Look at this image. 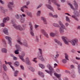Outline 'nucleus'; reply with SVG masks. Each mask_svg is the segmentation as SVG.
Wrapping results in <instances>:
<instances>
[{"label": "nucleus", "instance_id": "14", "mask_svg": "<svg viewBox=\"0 0 80 80\" xmlns=\"http://www.w3.org/2000/svg\"><path fill=\"white\" fill-rule=\"evenodd\" d=\"M37 57L38 59L41 60L42 62H44L45 60L44 58L43 57V55H38Z\"/></svg>", "mask_w": 80, "mask_h": 80}, {"label": "nucleus", "instance_id": "53", "mask_svg": "<svg viewBox=\"0 0 80 80\" xmlns=\"http://www.w3.org/2000/svg\"><path fill=\"white\" fill-rule=\"evenodd\" d=\"M13 60L15 61L17 60H18V58H17V57H15V56H14L13 58Z\"/></svg>", "mask_w": 80, "mask_h": 80}, {"label": "nucleus", "instance_id": "61", "mask_svg": "<svg viewBox=\"0 0 80 80\" xmlns=\"http://www.w3.org/2000/svg\"><path fill=\"white\" fill-rule=\"evenodd\" d=\"M1 27H4L5 26V24L3 22H2L1 24Z\"/></svg>", "mask_w": 80, "mask_h": 80}, {"label": "nucleus", "instance_id": "47", "mask_svg": "<svg viewBox=\"0 0 80 80\" xmlns=\"http://www.w3.org/2000/svg\"><path fill=\"white\" fill-rule=\"evenodd\" d=\"M8 43L9 44L10 47H12V40L9 41H8Z\"/></svg>", "mask_w": 80, "mask_h": 80}, {"label": "nucleus", "instance_id": "58", "mask_svg": "<svg viewBox=\"0 0 80 80\" xmlns=\"http://www.w3.org/2000/svg\"><path fill=\"white\" fill-rule=\"evenodd\" d=\"M65 72H66V73H68L69 74H70V71H69L66 70L65 71Z\"/></svg>", "mask_w": 80, "mask_h": 80}, {"label": "nucleus", "instance_id": "33", "mask_svg": "<svg viewBox=\"0 0 80 80\" xmlns=\"http://www.w3.org/2000/svg\"><path fill=\"white\" fill-rule=\"evenodd\" d=\"M66 18V22H70V18H68V17L67 16H66L65 17Z\"/></svg>", "mask_w": 80, "mask_h": 80}, {"label": "nucleus", "instance_id": "52", "mask_svg": "<svg viewBox=\"0 0 80 80\" xmlns=\"http://www.w3.org/2000/svg\"><path fill=\"white\" fill-rule=\"evenodd\" d=\"M49 15L50 16V17H53V13L52 12H50L49 13Z\"/></svg>", "mask_w": 80, "mask_h": 80}, {"label": "nucleus", "instance_id": "38", "mask_svg": "<svg viewBox=\"0 0 80 80\" xmlns=\"http://www.w3.org/2000/svg\"><path fill=\"white\" fill-rule=\"evenodd\" d=\"M65 58L67 60H69L68 59V55L67 54V53H65Z\"/></svg>", "mask_w": 80, "mask_h": 80}, {"label": "nucleus", "instance_id": "28", "mask_svg": "<svg viewBox=\"0 0 80 80\" xmlns=\"http://www.w3.org/2000/svg\"><path fill=\"white\" fill-rule=\"evenodd\" d=\"M14 64L16 67H18L20 65V62L18 61H16L14 62Z\"/></svg>", "mask_w": 80, "mask_h": 80}, {"label": "nucleus", "instance_id": "9", "mask_svg": "<svg viewBox=\"0 0 80 80\" xmlns=\"http://www.w3.org/2000/svg\"><path fill=\"white\" fill-rule=\"evenodd\" d=\"M61 38L65 44H66V45H69V44L68 43V40H68V38L67 37L62 36V37Z\"/></svg>", "mask_w": 80, "mask_h": 80}, {"label": "nucleus", "instance_id": "16", "mask_svg": "<svg viewBox=\"0 0 80 80\" xmlns=\"http://www.w3.org/2000/svg\"><path fill=\"white\" fill-rule=\"evenodd\" d=\"M46 6L48 8V9H49L52 11H53V12H54V9H53V8H52V6L47 4H46Z\"/></svg>", "mask_w": 80, "mask_h": 80}, {"label": "nucleus", "instance_id": "3", "mask_svg": "<svg viewBox=\"0 0 80 80\" xmlns=\"http://www.w3.org/2000/svg\"><path fill=\"white\" fill-rule=\"evenodd\" d=\"M46 67L47 68L49 69V71L48 70H45V72H46L47 73H49V74H50L51 76H52V73H53V72L54 70V68H53L52 67V66L49 64H48Z\"/></svg>", "mask_w": 80, "mask_h": 80}, {"label": "nucleus", "instance_id": "43", "mask_svg": "<svg viewBox=\"0 0 80 80\" xmlns=\"http://www.w3.org/2000/svg\"><path fill=\"white\" fill-rule=\"evenodd\" d=\"M41 14V11H38L37 12V15L38 17H39L40 15Z\"/></svg>", "mask_w": 80, "mask_h": 80}, {"label": "nucleus", "instance_id": "59", "mask_svg": "<svg viewBox=\"0 0 80 80\" xmlns=\"http://www.w3.org/2000/svg\"><path fill=\"white\" fill-rule=\"evenodd\" d=\"M65 25L66 27H67L68 26V25H69V24L68 22H66L65 23Z\"/></svg>", "mask_w": 80, "mask_h": 80}, {"label": "nucleus", "instance_id": "1", "mask_svg": "<svg viewBox=\"0 0 80 80\" xmlns=\"http://www.w3.org/2000/svg\"><path fill=\"white\" fill-rule=\"evenodd\" d=\"M12 23L13 26L15 29L18 30H19L20 31H24L25 30L26 27H27L26 24H22V27L21 25H17V24L14 22H13V21H12Z\"/></svg>", "mask_w": 80, "mask_h": 80}, {"label": "nucleus", "instance_id": "5", "mask_svg": "<svg viewBox=\"0 0 80 80\" xmlns=\"http://www.w3.org/2000/svg\"><path fill=\"white\" fill-rule=\"evenodd\" d=\"M29 25L30 27V34L32 37H34L35 36V34L33 33V25H32V22H30Z\"/></svg>", "mask_w": 80, "mask_h": 80}, {"label": "nucleus", "instance_id": "20", "mask_svg": "<svg viewBox=\"0 0 80 80\" xmlns=\"http://www.w3.org/2000/svg\"><path fill=\"white\" fill-rule=\"evenodd\" d=\"M38 50L39 52H38V55H42V54H43L42 49L41 48H38Z\"/></svg>", "mask_w": 80, "mask_h": 80}, {"label": "nucleus", "instance_id": "12", "mask_svg": "<svg viewBox=\"0 0 80 80\" xmlns=\"http://www.w3.org/2000/svg\"><path fill=\"white\" fill-rule=\"evenodd\" d=\"M13 5V2H10L8 3V7L9 10H12V6Z\"/></svg>", "mask_w": 80, "mask_h": 80}, {"label": "nucleus", "instance_id": "63", "mask_svg": "<svg viewBox=\"0 0 80 80\" xmlns=\"http://www.w3.org/2000/svg\"><path fill=\"white\" fill-rule=\"evenodd\" d=\"M21 56L22 57H24V56H25V53L23 52L21 54Z\"/></svg>", "mask_w": 80, "mask_h": 80}, {"label": "nucleus", "instance_id": "31", "mask_svg": "<svg viewBox=\"0 0 80 80\" xmlns=\"http://www.w3.org/2000/svg\"><path fill=\"white\" fill-rule=\"evenodd\" d=\"M56 35V33H55L53 32H51L50 33V36L52 37H54Z\"/></svg>", "mask_w": 80, "mask_h": 80}, {"label": "nucleus", "instance_id": "35", "mask_svg": "<svg viewBox=\"0 0 80 80\" xmlns=\"http://www.w3.org/2000/svg\"><path fill=\"white\" fill-rule=\"evenodd\" d=\"M39 66L40 67H41V68H42V69L45 68V66L43 65L42 64H39Z\"/></svg>", "mask_w": 80, "mask_h": 80}, {"label": "nucleus", "instance_id": "4", "mask_svg": "<svg viewBox=\"0 0 80 80\" xmlns=\"http://www.w3.org/2000/svg\"><path fill=\"white\" fill-rule=\"evenodd\" d=\"M17 41L18 42V43L21 45H24L26 47H28V42H27L25 41L22 43L21 41H22V38H17Z\"/></svg>", "mask_w": 80, "mask_h": 80}, {"label": "nucleus", "instance_id": "51", "mask_svg": "<svg viewBox=\"0 0 80 80\" xmlns=\"http://www.w3.org/2000/svg\"><path fill=\"white\" fill-rule=\"evenodd\" d=\"M42 5H43V4H41L37 7V9H38V8H40L42 7Z\"/></svg>", "mask_w": 80, "mask_h": 80}, {"label": "nucleus", "instance_id": "42", "mask_svg": "<svg viewBox=\"0 0 80 80\" xmlns=\"http://www.w3.org/2000/svg\"><path fill=\"white\" fill-rule=\"evenodd\" d=\"M2 61L0 60V73H1L2 72Z\"/></svg>", "mask_w": 80, "mask_h": 80}, {"label": "nucleus", "instance_id": "54", "mask_svg": "<svg viewBox=\"0 0 80 80\" xmlns=\"http://www.w3.org/2000/svg\"><path fill=\"white\" fill-rule=\"evenodd\" d=\"M0 2L2 4H5V2H4L2 0H0Z\"/></svg>", "mask_w": 80, "mask_h": 80}, {"label": "nucleus", "instance_id": "17", "mask_svg": "<svg viewBox=\"0 0 80 80\" xmlns=\"http://www.w3.org/2000/svg\"><path fill=\"white\" fill-rule=\"evenodd\" d=\"M5 64L6 65H8H8H10V67H11V68H12V69H13V70H14V67H13V66H12V62H7V61H5Z\"/></svg>", "mask_w": 80, "mask_h": 80}, {"label": "nucleus", "instance_id": "25", "mask_svg": "<svg viewBox=\"0 0 80 80\" xmlns=\"http://www.w3.org/2000/svg\"><path fill=\"white\" fill-rule=\"evenodd\" d=\"M68 5L70 6V8H71V9H72V10H75V8H74V7H73V6L72 4H71L70 3H68Z\"/></svg>", "mask_w": 80, "mask_h": 80}, {"label": "nucleus", "instance_id": "45", "mask_svg": "<svg viewBox=\"0 0 80 80\" xmlns=\"http://www.w3.org/2000/svg\"><path fill=\"white\" fill-rule=\"evenodd\" d=\"M18 71H16L14 72V76L15 77H17L18 75Z\"/></svg>", "mask_w": 80, "mask_h": 80}, {"label": "nucleus", "instance_id": "48", "mask_svg": "<svg viewBox=\"0 0 80 80\" xmlns=\"http://www.w3.org/2000/svg\"><path fill=\"white\" fill-rule=\"evenodd\" d=\"M78 71L79 75H80V64L78 65Z\"/></svg>", "mask_w": 80, "mask_h": 80}, {"label": "nucleus", "instance_id": "27", "mask_svg": "<svg viewBox=\"0 0 80 80\" xmlns=\"http://www.w3.org/2000/svg\"><path fill=\"white\" fill-rule=\"evenodd\" d=\"M54 75L55 77H56L57 78H60V77H61V75L60 74H58L56 73H54Z\"/></svg>", "mask_w": 80, "mask_h": 80}, {"label": "nucleus", "instance_id": "8", "mask_svg": "<svg viewBox=\"0 0 80 80\" xmlns=\"http://www.w3.org/2000/svg\"><path fill=\"white\" fill-rule=\"evenodd\" d=\"M20 22H21L22 23H24L25 22L24 17H26V15L24 14H20Z\"/></svg>", "mask_w": 80, "mask_h": 80}, {"label": "nucleus", "instance_id": "50", "mask_svg": "<svg viewBox=\"0 0 80 80\" xmlns=\"http://www.w3.org/2000/svg\"><path fill=\"white\" fill-rule=\"evenodd\" d=\"M20 67L21 70H25V69L24 68V67H23V66H22V65H20Z\"/></svg>", "mask_w": 80, "mask_h": 80}, {"label": "nucleus", "instance_id": "13", "mask_svg": "<svg viewBox=\"0 0 80 80\" xmlns=\"http://www.w3.org/2000/svg\"><path fill=\"white\" fill-rule=\"evenodd\" d=\"M74 5V9L77 10H78V3L77 2V1H75V0H74L73 1Z\"/></svg>", "mask_w": 80, "mask_h": 80}, {"label": "nucleus", "instance_id": "64", "mask_svg": "<svg viewBox=\"0 0 80 80\" xmlns=\"http://www.w3.org/2000/svg\"><path fill=\"white\" fill-rule=\"evenodd\" d=\"M23 75L24 78H27V74H26L25 73L23 74Z\"/></svg>", "mask_w": 80, "mask_h": 80}, {"label": "nucleus", "instance_id": "30", "mask_svg": "<svg viewBox=\"0 0 80 80\" xmlns=\"http://www.w3.org/2000/svg\"><path fill=\"white\" fill-rule=\"evenodd\" d=\"M38 74L42 77H44V74L42 72H38Z\"/></svg>", "mask_w": 80, "mask_h": 80}, {"label": "nucleus", "instance_id": "29", "mask_svg": "<svg viewBox=\"0 0 80 80\" xmlns=\"http://www.w3.org/2000/svg\"><path fill=\"white\" fill-rule=\"evenodd\" d=\"M15 18L16 19H19L20 18V16L18 14H15Z\"/></svg>", "mask_w": 80, "mask_h": 80}, {"label": "nucleus", "instance_id": "10", "mask_svg": "<svg viewBox=\"0 0 80 80\" xmlns=\"http://www.w3.org/2000/svg\"><path fill=\"white\" fill-rule=\"evenodd\" d=\"M51 2H52L53 3H54V5H57V7H60V5L57 2V1L56 0H48V3L49 4H51Z\"/></svg>", "mask_w": 80, "mask_h": 80}, {"label": "nucleus", "instance_id": "32", "mask_svg": "<svg viewBox=\"0 0 80 80\" xmlns=\"http://www.w3.org/2000/svg\"><path fill=\"white\" fill-rule=\"evenodd\" d=\"M52 25L53 26H54V27H60V25L57 23H53Z\"/></svg>", "mask_w": 80, "mask_h": 80}, {"label": "nucleus", "instance_id": "44", "mask_svg": "<svg viewBox=\"0 0 80 80\" xmlns=\"http://www.w3.org/2000/svg\"><path fill=\"white\" fill-rule=\"evenodd\" d=\"M62 62L63 63H66L67 62V59H64L62 60Z\"/></svg>", "mask_w": 80, "mask_h": 80}, {"label": "nucleus", "instance_id": "46", "mask_svg": "<svg viewBox=\"0 0 80 80\" xmlns=\"http://www.w3.org/2000/svg\"><path fill=\"white\" fill-rule=\"evenodd\" d=\"M41 32L43 33V34H44L46 32L43 29H41Z\"/></svg>", "mask_w": 80, "mask_h": 80}, {"label": "nucleus", "instance_id": "6", "mask_svg": "<svg viewBox=\"0 0 80 80\" xmlns=\"http://www.w3.org/2000/svg\"><path fill=\"white\" fill-rule=\"evenodd\" d=\"M16 47L17 49L15 51L14 53L15 54H19V51H22L20 46L18 44H16Z\"/></svg>", "mask_w": 80, "mask_h": 80}, {"label": "nucleus", "instance_id": "41", "mask_svg": "<svg viewBox=\"0 0 80 80\" xmlns=\"http://www.w3.org/2000/svg\"><path fill=\"white\" fill-rule=\"evenodd\" d=\"M74 10V15H78V11L77 10Z\"/></svg>", "mask_w": 80, "mask_h": 80}, {"label": "nucleus", "instance_id": "24", "mask_svg": "<svg viewBox=\"0 0 80 80\" xmlns=\"http://www.w3.org/2000/svg\"><path fill=\"white\" fill-rule=\"evenodd\" d=\"M71 74L72 75V76L73 78H75V71H72V72H71Z\"/></svg>", "mask_w": 80, "mask_h": 80}, {"label": "nucleus", "instance_id": "19", "mask_svg": "<svg viewBox=\"0 0 80 80\" xmlns=\"http://www.w3.org/2000/svg\"><path fill=\"white\" fill-rule=\"evenodd\" d=\"M25 8L28 9V7H27V6H23L21 8V11L22 12H25Z\"/></svg>", "mask_w": 80, "mask_h": 80}, {"label": "nucleus", "instance_id": "36", "mask_svg": "<svg viewBox=\"0 0 80 80\" xmlns=\"http://www.w3.org/2000/svg\"><path fill=\"white\" fill-rule=\"evenodd\" d=\"M6 39L8 40V42L9 41H10L11 40H12V38L8 36H6L5 37Z\"/></svg>", "mask_w": 80, "mask_h": 80}, {"label": "nucleus", "instance_id": "2", "mask_svg": "<svg viewBox=\"0 0 80 80\" xmlns=\"http://www.w3.org/2000/svg\"><path fill=\"white\" fill-rule=\"evenodd\" d=\"M58 23L61 27L59 28V32L61 35H63L64 33V30H66V27L61 21H59Z\"/></svg>", "mask_w": 80, "mask_h": 80}, {"label": "nucleus", "instance_id": "15", "mask_svg": "<svg viewBox=\"0 0 80 80\" xmlns=\"http://www.w3.org/2000/svg\"><path fill=\"white\" fill-rule=\"evenodd\" d=\"M54 41L57 43L59 46H61V47H62V42H60L57 39H54Z\"/></svg>", "mask_w": 80, "mask_h": 80}, {"label": "nucleus", "instance_id": "56", "mask_svg": "<svg viewBox=\"0 0 80 80\" xmlns=\"http://www.w3.org/2000/svg\"><path fill=\"white\" fill-rule=\"evenodd\" d=\"M38 27H39V25H37V24H35L34 25V28H38Z\"/></svg>", "mask_w": 80, "mask_h": 80}, {"label": "nucleus", "instance_id": "21", "mask_svg": "<svg viewBox=\"0 0 80 80\" xmlns=\"http://www.w3.org/2000/svg\"><path fill=\"white\" fill-rule=\"evenodd\" d=\"M3 77L5 80H9L8 79V77L6 73H4L3 74Z\"/></svg>", "mask_w": 80, "mask_h": 80}, {"label": "nucleus", "instance_id": "40", "mask_svg": "<svg viewBox=\"0 0 80 80\" xmlns=\"http://www.w3.org/2000/svg\"><path fill=\"white\" fill-rule=\"evenodd\" d=\"M46 37V38H49V36H48V35L47 33L46 32L43 34Z\"/></svg>", "mask_w": 80, "mask_h": 80}, {"label": "nucleus", "instance_id": "62", "mask_svg": "<svg viewBox=\"0 0 80 80\" xmlns=\"http://www.w3.org/2000/svg\"><path fill=\"white\" fill-rule=\"evenodd\" d=\"M30 1H28L27 2V5H30Z\"/></svg>", "mask_w": 80, "mask_h": 80}, {"label": "nucleus", "instance_id": "18", "mask_svg": "<svg viewBox=\"0 0 80 80\" xmlns=\"http://www.w3.org/2000/svg\"><path fill=\"white\" fill-rule=\"evenodd\" d=\"M9 20L10 18H9V17H7L4 18V19L3 20L2 22L3 23H7V22L9 21Z\"/></svg>", "mask_w": 80, "mask_h": 80}, {"label": "nucleus", "instance_id": "22", "mask_svg": "<svg viewBox=\"0 0 80 80\" xmlns=\"http://www.w3.org/2000/svg\"><path fill=\"white\" fill-rule=\"evenodd\" d=\"M2 67L4 71H7V70H8V68H7V67L6 65L3 64L2 65Z\"/></svg>", "mask_w": 80, "mask_h": 80}, {"label": "nucleus", "instance_id": "60", "mask_svg": "<svg viewBox=\"0 0 80 80\" xmlns=\"http://www.w3.org/2000/svg\"><path fill=\"white\" fill-rule=\"evenodd\" d=\"M43 23L45 25H47V20L44 21H43Z\"/></svg>", "mask_w": 80, "mask_h": 80}, {"label": "nucleus", "instance_id": "57", "mask_svg": "<svg viewBox=\"0 0 80 80\" xmlns=\"http://www.w3.org/2000/svg\"><path fill=\"white\" fill-rule=\"evenodd\" d=\"M59 56V55L58 54H56L55 57V58H58Z\"/></svg>", "mask_w": 80, "mask_h": 80}, {"label": "nucleus", "instance_id": "37", "mask_svg": "<svg viewBox=\"0 0 80 80\" xmlns=\"http://www.w3.org/2000/svg\"><path fill=\"white\" fill-rule=\"evenodd\" d=\"M27 14L29 17H32V12H31L28 11L27 12Z\"/></svg>", "mask_w": 80, "mask_h": 80}, {"label": "nucleus", "instance_id": "23", "mask_svg": "<svg viewBox=\"0 0 80 80\" xmlns=\"http://www.w3.org/2000/svg\"><path fill=\"white\" fill-rule=\"evenodd\" d=\"M8 29L7 28H5L3 30V32L6 34V35H8Z\"/></svg>", "mask_w": 80, "mask_h": 80}, {"label": "nucleus", "instance_id": "7", "mask_svg": "<svg viewBox=\"0 0 80 80\" xmlns=\"http://www.w3.org/2000/svg\"><path fill=\"white\" fill-rule=\"evenodd\" d=\"M68 42H70L71 44L73 46H75L76 45V43L78 42V40L77 38H75L71 41L68 40Z\"/></svg>", "mask_w": 80, "mask_h": 80}, {"label": "nucleus", "instance_id": "49", "mask_svg": "<svg viewBox=\"0 0 80 80\" xmlns=\"http://www.w3.org/2000/svg\"><path fill=\"white\" fill-rule=\"evenodd\" d=\"M41 19L42 20L43 22H44V21H45V20H47V19H46L45 18H44V17H41Z\"/></svg>", "mask_w": 80, "mask_h": 80}, {"label": "nucleus", "instance_id": "34", "mask_svg": "<svg viewBox=\"0 0 80 80\" xmlns=\"http://www.w3.org/2000/svg\"><path fill=\"white\" fill-rule=\"evenodd\" d=\"M2 51L3 53H7V50L5 48H2Z\"/></svg>", "mask_w": 80, "mask_h": 80}, {"label": "nucleus", "instance_id": "26", "mask_svg": "<svg viewBox=\"0 0 80 80\" xmlns=\"http://www.w3.org/2000/svg\"><path fill=\"white\" fill-rule=\"evenodd\" d=\"M18 57L20 59V60H21L22 62H25V59H24V58H23V57H22L21 55H18Z\"/></svg>", "mask_w": 80, "mask_h": 80}, {"label": "nucleus", "instance_id": "39", "mask_svg": "<svg viewBox=\"0 0 80 80\" xmlns=\"http://www.w3.org/2000/svg\"><path fill=\"white\" fill-rule=\"evenodd\" d=\"M0 9L1 10V12H2V13H5V10L4 9V8L3 7H0Z\"/></svg>", "mask_w": 80, "mask_h": 80}, {"label": "nucleus", "instance_id": "11", "mask_svg": "<svg viewBox=\"0 0 80 80\" xmlns=\"http://www.w3.org/2000/svg\"><path fill=\"white\" fill-rule=\"evenodd\" d=\"M25 62L26 64L29 66L32 65V62H31V61L30 60V58H29L27 57L25 58Z\"/></svg>", "mask_w": 80, "mask_h": 80}, {"label": "nucleus", "instance_id": "55", "mask_svg": "<svg viewBox=\"0 0 80 80\" xmlns=\"http://www.w3.org/2000/svg\"><path fill=\"white\" fill-rule=\"evenodd\" d=\"M52 17H54V18H58V15L57 14L55 15H53V16Z\"/></svg>", "mask_w": 80, "mask_h": 80}]
</instances>
